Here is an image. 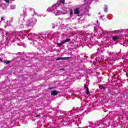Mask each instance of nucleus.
Segmentation results:
<instances>
[{
  "label": "nucleus",
  "mask_w": 128,
  "mask_h": 128,
  "mask_svg": "<svg viewBox=\"0 0 128 128\" xmlns=\"http://www.w3.org/2000/svg\"><path fill=\"white\" fill-rule=\"evenodd\" d=\"M0 62H2V59L0 58Z\"/></svg>",
  "instance_id": "21"
},
{
  "label": "nucleus",
  "mask_w": 128,
  "mask_h": 128,
  "mask_svg": "<svg viewBox=\"0 0 128 128\" xmlns=\"http://www.w3.org/2000/svg\"><path fill=\"white\" fill-rule=\"evenodd\" d=\"M35 118H40V114H37L35 116Z\"/></svg>",
  "instance_id": "12"
},
{
  "label": "nucleus",
  "mask_w": 128,
  "mask_h": 128,
  "mask_svg": "<svg viewBox=\"0 0 128 128\" xmlns=\"http://www.w3.org/2000/svg\"><path fill=\"white\" fill-rule=\"evenodd\" d=\"M74 14H80V8H76L74 11Z\"/></svg>",
  "instance_id": "4"
},
{
  "label": "nucleus",
  "mask_w": 128,
  "mask_h": 128,
  "mask_svg": "<svg viewBox=\"0 0 128 128\" xmlns=\"http://www.w3.org/2000/svg\"><path fill=\"white\" fill-rule=\"evenodd\" d=\"M1 20H4V17H1Z\"/></svg>",
  "instance_id": "19"
},
{
  "label": "nucleus",
  "mask_w": 128,
  "mask_h": 128,
  "mask_svg": "<svg viewBox=\"0 0 128 128\" xmlns=\"http://www.w3.org/2000/svg\"><path fill=\"white\" fill-rule=\"evenodd\" d=\"M70 58H72L71 57L58 58L56 59V60H70Z\"/></svg>",
  "instance_id": "2"
},
{
  "label": "nucleus",
  "mask_w": 128,
  "mask_h": 128,
  "mask_svg": "<svg viewBox=\"0 0 128 128\" xmlns=\"http://www.w3.org/2000/svg\"><path fill=\"white\" fill-rule=\"evenodd\" d=\"M74 14V12H72V10H70V14L72 15Z\"/></svg>",
  "instance_id": "13"
},
{
  "label": "nucleus",
  "mask_w": 128,
  "mask_h": 128,
  "mask_svg": "<svg viewBox=\"0 0 128 128\" xmlns=\"http://www.w3.org/2000/svg\"><path fill=\"white\" fill-rule=\"evenodd\" d=\"M120 36H113L112 37V39L113 40H120Z\"/></svg>",
  "instance_id": "3"
},
{
  "label": "nucleus",
  "mask_w": 128,
  "mask_h": 128,
  "mask_svg": "<svg viewBox=\"0 0 128 128\" xmlns=\"http://www.w3.org/2000/svg\"><path fill=\"white\" fill-rule=\"evenodd\" d=\"M62 70H64V69H62Z\"/></svg>",
  "instance_id": "22"
},
{
  "label": "nucleus",
  "mask_w": 128,
  "mask_h": 128,
  "mask_svg": "<svg viewBox=\"0 0 128 128\" xmlns=\"http://www.w3.org/2000/svg\"><path fill=\"white\" fill-rule=\"evenodd\" d=\"M99 88H100V90H106V87L102 85L100 86Z\"/></svg>",
  "instance_id": "7"
},
{
  "label": "nucleus",
  "mask_w": 128,
  "mask_h": 128,
  "mask_svg": "<svg viewBox=\"0 0 128 128\" xmlns=\"http://www.w3.org/2000/svg\"><path fill=\"white\" fill-rule=\"evenodd\" d=\"M62 44H66V40H64L63 42H61Z\"/></svg>",
  "instance_id": "15"
},
{
  "label": "nucleus",
  "mask_w": 128,
  "mask_h": 128,
  "mask_svg": "<svg viewBox=\"0 0 128 128\" xmlns=\"http://www.w3.org/2000/svg\"><path fill=\"white\" fill-rule=\"evenodd\" d=\"M6 1V2L9 3L10 2V0H4Z\"/></svg>",
  "instance_id": "17"
},
{
  "label": "nucleus",
  "mask_w": 128,
  "mask_h": 128,
  "mask_svg": "<svg viewBox=\"0 0 128 128\" xmlns=\"http://www.w3.org/2000/svg\"><path fill=\"white\" fill-rule=\"evenodd\" d=\"M104 12H107L108 10V6H106V7L104 8Z\"/></svg>",
  "instance_id": "10"
},
{
  "label": "nucleus",
  "mask_w": 128,
  "mask_h": 128,
  "mask_svg": "<svg viewBox=\"0 0 128 128\" xmlns=\"http://www.w3.org/2000/svg\"><path fill=\"white\" fill-rule=\"evenodd\" d=\"M52 88H54V87H51L49 88V90H52Z\"/></svg>",
  "instance_id": "20"
},
{
  "label": "nucleus",
  "mask_w": 128,
  "mask_h": 128,
  "mask_svg": "<svg viewBox=\"0 0 128 128\" xmlns=\"http://www.w3.org/2000/svg\"><path fill=\"white\" fill-rule=\"evenodd\" d=\"M27 24L30 26H34V22L32 20H28L27 21Z\"/></svg>",
  "instance_id": "1"
},
{
  "label": "nucleus",
  "mask_w": 128,
  "mask_h": 128,
  "mask_svg": "<svg viewBox=\"0 0 128 128\" xmlns=\"http://www.w3.org/2000/svg\"><path fill=\"white\" fill-rule=\"evenodd\" d=\"M58 46H62V42H61L60 43H58Z\"/></svg>",
  "instance_id": "14"
},
{
  "label": "nucleus",
  "mask_w": 128,
  "mask_h": 128,
  "mask_svg": "<svg viewBox=\"0 0 128 128\" xmlns=\"http://www.w3.org/2000/svg\"><path fill=\"white\" fill-rule=\"evenodd\" d=\"M65 42H70V38H67L65 40Z\"/></svg>",
  "instance_id": "9"
},
{
  "label": "nucleus",
  "mask_w": 128,
  "mask_h": 128,
  "mask_svg": "<svg viewBox=\"0 0 128 128\" xmlns=\"http://www.w3.org/2000/svg\"><path fill=\"white\" fill-rule=\"evenodd\" d=\"M58 92H60L57 91V90H53V91H52L51 95L52 96H56V94H58Z\"/></svg>",
  "instance_id": "5"
},
{
  "label": "nucleus",
  "mask_w": 128,
  "mask_h": 128,
  "mask_svg": "<svg viewBox=\"0 0 128 128\" xmlns=\"http://www.w3.org/2000/svg\"><path fill=\"white\" fill-rule=\"evenodd\" d=\"M2 62H4V64H6V60H4Z\"/></svg>",
  "instance_id": "18"
},
{
  "label": "nucleus",
  "mask_w": 128,
  "mask_h": 128,
  "mask_svg": "<svg viewBox=\"0 0 128 128\" xmlns=\"http://www.w3.org/2000/svg\"><path fill=\"white\" fill-rule=\"evenodd\" d=\"M65 2H66V0H60L59 3H58L57 4H58V6H60V4H64Z\"/></svg>",
  "instance_id": "6"
},
{
  "label": "nucleus",
  "mask_w": 128,
  "mask_h": 128,
  "mask_svg": "<svg viewBox=\"0 0 128 128\" xmlns=\"http://www.w3.org/2000/svg\"><path fill=\"white\" fill-rule=\"evenodd\" d=\"M84 88H86H86H88V87H87L86 85V84H84Z\"/></svg>",
  "instance_id": "16"
},
{
  "label": "nucleus",
  "mask_w": 128,
  "mask_h": 128,
  "mask_svg": "<svg viewBox=\"0 0 128 128\" xmlns=\"http://www.w3.org/2000/svg\"><path fill=\"white\" fill-rule=\"evenodd\" d=\"M10 60H8V61H6V64H10Z\"/></svg>",
  "instance_id": "11"
},
{
  "label": "nucleus",
  "mask_w": 128,
  "mask_h": 128,
  "mask_svg": "<svg viewBox=\"0 0 128 128\" xmlns=\"http://www.w3.org/2000/svg\"><path fill=\"white\" fill-rule=\"evenodd\" d=\"M86 94H90V90H88V88H86Z\"/></svg>",
  "instance_id": "8"
}]
</instances>
